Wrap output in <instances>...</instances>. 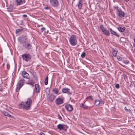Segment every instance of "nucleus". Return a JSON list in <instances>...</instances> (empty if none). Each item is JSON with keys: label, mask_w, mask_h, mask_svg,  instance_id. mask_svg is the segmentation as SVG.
<instances>
[{"label": "nucleus", "mask_w": 135, "mask_h": 135, "mask_svg": "<svg viewBox=\"0 0 135 135\" xmlns=\"http://www.w3.org/2000/svg\"><path fill=\"white\" fill-rule=\"evenodd\" d=\"M32 103L31 99L30 98H28L25 103L23 102H21L19 105L18 107L20 108L28 110L30 109Z\"/></svg>", "instance_id": "f257e3e1"}, {"label": "nucleus", "mask_w": 135, "mask_h": 135, "mask_svg": "<svg viewBox=\"0 0 135 135\" xmlns=\"http://www.w3.org/2000/svg\"><path fill=\"white\" fill-rule=\"evenodd\" d=\"M70 44L72 46H75L77 44V41L76 36L74 35H72L69 39Z\"/></svg>", "instance_id": "f03ea898"}, {"label": "nucleus", "mask_w": 135, "mask_h": 135, "mask_svg": "<svg viewBox=\"0 0 135 135\" xmlns=\"http://www.w3.org/2000/svg\"><path fill=\"white\" fill-rule=\"evenodd\" d=\"M22 57L23 60L28 62L30 61L32 56L29 54H24L22 55Z\"/></svg>", "instance_id": "7ed1b4c3"}, {"label": "nucleus", "mask_w": 135, "mask_h": 135, "mask_svg": "<svg viewBox=\"0 0 135 135\" xmlns=\"http://www.w3.org/2000/svg\"><path fill=\"white\" fill-rule=\"evenodd\" d=\"M23 47L28 51H32V44L30 42H26L23 44Z\"/></svg>", "instance_id": "20e7f679"}, {"label": "nucleus", "mask_w": 135, "mask_h": 135, "mask_svg": "<svg viewBox=\"0 0 135 135\" xmlns=\"http://www.w3.org/2000/svg\"><path fill=\"white\" fill-rule=\"evenodd\" d=\"M100 28L103 34L106 36H109L110 33L109 31L106 29L103 25H101L100 26Z\"/></svg>", "instance_id": "39448f33"}, {"label": "nucleus", "mask_w": 135, "mask_h": 135, "mask_svg": "<svg viewBox=\"0 0 135 135\" xmlns=\"http://www.w3.org/2000/svg\"><path fill=\"white\" fill-rule=\"evenodd\" d=\"M27 39V36L22 35L21 37L18 38L17 40L21 44L24 43H25L26 42Z\"/></svg>", "instance_id": "423d86ee"}, {"label": "nucleus", "mask_w": 135, "mask_h": 135, "mask_svg": "<svg viewBox=\"0 0 135 135\" xmlns=\"http://www.w3.org/2000/svg\"><path fill=\"white\" fill-rule=\"evenodd\" d=\"M57 127L60 130H63L66 131L68 127L66 125L60 124L57 126Z\"/></svg>", "instance_id": "0eeeda50"}, {"label": "nucleus", "mask_w": 135, "mask_h": 135, "mask_svg": "<svg viewBox=\"0 0 135 135\" xmlns=\"http://www.w3.org/2000/svg\"><path fill=\"white\" fill-rule=\"evenodd\" d=\"M47 98L48 100L50 102H52L56 97V96L52 93L47 95Z\"/></svg>", "instance_id": "6e6552de"}, {"label": "nucleus", "mask_w": 135, "mask_h": 135, "mask_svg": "<svg viewBox=\"0 0 135 135\" xmlns=\"http://www.w3.org/2000/svg\"><path fill=\"white\" fill-rule=\"evenodd\" d=\"M51 5L52 6L57 7L58 6L59 2L57 0H50Z\"/></svg>", "instance_id": "1a4fd4ad"}, {"label": "nucleus", "mask_w": 135, "mask_h": 135, "mask_svg": "<svg viewBox=\"0 0 135 135\" xmlns=\"http://www.w3.org/2000/svg\"><path fill=\"white\" fill-rule=\"evenodd\" d=\"M55 103L57 105H60L63 103V100L61 98H59L56 99Z\"/></svg>", "instance_id": "9d476101"}, {"label": "nucleus", "mask_w": 135, "mask_h": 135, "mask_svg": "<svg viewBox=\"0 0 135 135\" xmlns=\"http://www.w3.org/2000/svg\"><path fill=\"white\" fill-rule=\"evenodd\" d=\"M65 107L67 110L69 112H71L73 109V108L72 106L69 104L66 105L65 106Z\"/></svg>", "instance_id": "9b49d317"}, {"label": "nucleus", "mask_w": 135, "mask_h": 135, "mask_svg": "<svg viewBox=\"0 0 135 135\" xmlns=\"http://www.w3.org/2000/svg\"><path fill=\"white\" fill-rule=\"evenodd\" d=\"M62 91L63 93H66L68 94H70L71 93L70 90L69 89L66 88H64L62 89Z\"/></svg>", "instance_id": "f8f14e48"}, {"label": "nucleus", "mask_w": 135, "mask_h": 135, "mask_svg": "<svg viewBox=\"0 0 135 135\" xmlns=\"http://www.w3.org/2000/svg\"><path fill=\"white\" fill-rule=\"evenodd\" d=\"M22 76L25 78L28 79L29 78V75L25 71H23L21 74Z\"/></svg>", "instance_id": "ddd939ff"}, {"label": "nucleus", "mask_w": 135, "mask_h": 135, "mask_svg": "<svg viewBox=\"0 0 135 135\" xmlns=\"http://www.w3.org/2000/svg\"><path fill=\"white\" fill-rule=\"evenodd\" d=\"M35 84V81L32 79L28 80L27 83V84L31 85L32 87L34 86Z\"/></svg>", "instance_id": "4468645a"}, {"label": "nucleus", "mask_w": 135, "mask_h": 135, "mask_svg": "<svg viewBox=\"0 0 135 135\" xmlns=\"http://www.w3.org/2000/svg\"><path fill=\"white\" fill-rule=\"evenodd\" d=\"M117 12L118 15L119 17H123L124 16V12L122 11L120 9V10Z\"/></svg>", "instance_id": "2eb2a0df"}, {"label": "nucleus", "mask_w": 135, "mask_h": 135, "mask_svg": "<svg viewBox=\"0 0 135 135\" xmlns=\"http://www.w3.org/2000/svg\"><path fill=\"white\" fill-rule=\"evenodd\" d=\"M25 82V80L21 78V79L20 81L19 82V86H20V88H21V87L23 86Z\"/></svg>", "instance_id": "dca6fc26"}, {"label": "nucleus", "mask_w": 135, "mask_h": 135, "mask_svg": "<svg viewBox=\"0 0 135 135\" xmlns=\"http://www.w3.org/2000/svg\"><path fill=\"white\" fill-rule=\"evenodd\" d=\"M3 113L4 115L10 117L11 118H14L13 116L11 115L9 113L6 112L5 111H3Z\"/></svg>", "instance_id": "f3484780"}, {"label": "nucleus", "mask_w": 135, "mask_h": 135, "mask_svg": "<svg viewBox=\"0 0 135 135\" xmlns=\"http://www.w3.org/2000/svg\"><path fill=\"white\" fill-rule=\"evenodd\" d=\"M24 1V0H16V3L17 6H19L22 4Z\"/></svg>", "instance_id": "a211bd4d"}, {"label": "nucleus", "mask_w": 135, "mask_h": 135, "mask_svg": "<svg viewBox=\"0 0 135 135\" xmlns=\"http://www.w3.org/2000/svg\"><path fill=\"white\" fill-rule=\"evenodd\" d=\"M109 30L111 34L117 36L119 37V35L114 31L111 28H110Z\"/></svg>", "instance_id": "6ab92c4d"}, {"label": "nucleus", "mask_w": 135, "mask_h": 135, "mask_svg": "<svg viewBox=\"0 0 135 135\" xmlns=\"http://www.w3.org/2000/svg\"><path fill=\"white\" fill-rule=\"evenodd\" d=\"M14 9V6L13 5H10L8 7V9L9 11L11 12Z\"/></svg>", "instance_id": "aec40b11"}, {"label": "nucleus", "mask_w": 135, "mask_h": 135, "mask_svg": "<svg viewBox=\"0 0 135 135\" xmlns=\"http://www.w3.org/2000/svg\"><path fill=\"white\" fill-rule=\"evenodd\" d=\"M82 0H80L79 1L78 3L77 4V6H78V8L81 9L82 7V3L81 2Z\"/></svg>", "instance_id": "412c9836"}, {"label": "nucleus", "mask_w": 135, "mask_h": 135, "mask_svg": "<svg viewBox=\"0 0 135 135\" xmlns=\"http://www.w3.org/2000/svg\"><path fill=\"white\" fill-rule=\"evenodd\" d=\"M100 104V102L99 99H97L95 100L94 104L96 106Z\"/></svg>", "instance_id": "4be33fe9"}, {"label": "nucleus", "mask_w": 135, "mask_h": 135, "mask_svg": "<svg viewBox=\"0 0 135 135\" xmlns=\"http://www.w3.org/2000/svg\"><path fill=\"white\" fill-rule=\"evenodd\" d=\"M35 92L36 93H38L39 90V85L38 84H36L35 85Z\"/></svg>", "instance_id": "5701e85b"}, {"label": "nucleus", "mask_w": 135, "mask_h": 135, "mask_svg": "<svg viewBox=\"0 0 135 135\" xmlns=\"http://www.w3.org/2000/svg\"><path fill=\"white\" fill-rule=\"evenodd\" d=\"M117 53V50L116 49H113L112 52L113 56L114 57H116Z\"/></svg>", "instance_id": "b1692460"}, {"label": "nucleus", "mask_w": 135, "mask_h": 135, "mask_svg": "<svg viewBox=\"0 0 135 135\" xmlns=\"http://www.w3.org/2000/svg\"><path fill=\"white\" fill-rule=\"evenodd\" d=\"M52 91L54 93L57 94H58L59 91L57 88H55L52 90Z\"/></svg>", "instance_id": "393cba45"}, {"label": "nucleus", "mask_w": 135, "mask_h": 135, "mask_svg": "<svg viewBox=\"0 0 135 135\" xmlns=\"http://www.w3.org/2000/svg\"><path fill=\"white\" fill-rule=\"evenodd\" d=\"M45 92L47 95L50 94V89L48 87L46 88L45 90Z\"/></svg>", "instance_id": "a878e982"}, {"label": "nucleus", "mask_w": 135, "mask_h": 135, "mask_svg": "<svg viewBox=\"0 0 135 135\" xmlns=\"http://www.w3.org/2000/svg\"><path fill=\"white\" fill-rule=\"evenodd\" d=\"M118 30L120 32H122L124 31L125 30V28L124 27H119L118 28Z\"/></svg>", "instance_id": "bb28decb"}, {"label": "nucleus", "mask_w": 135, "mask_h": 135, "mask_svg": "<svg viewBox=\"0 0 135 135\" xmlns=\"http://www.w3.org/2000/svg\"><path fill=\"white\" fill-rule=\"evenodd\" d=\"M81 108H83L85 109H88V106L82 103L81 104Z\"/></svg>", "instance_id": "cd10ccee"}, {"label": "nucleus", "mask_w": 135, "mask_h": 135, "mask_svg": "<svg viewBox=\"0 0 135 135\" xmlns=\"http://www.w3.org/2000/svg\"><path fill=\"white\" fill-rule=\"evenodd\" d=\"M48 76H47L45 79V85H47L48 84Z\"/></svg>", "instance_id": "c85d7f7f"}, {"label": "nucleus", "mask_w": 135, "mask_h": 135, "mask_svg": "<svg viewBox=\"0 0 135 135\" xmlns=\"http://www.w3.org/2000/svg\"><path fill=\"white\" fill-rule=\"evenodd\" d=\"M23 30V28L18 29L16 30V34L18 33L19 32Z\"/></svg>", "instance_id": "c756f323"}, {"label": "nucleus", "mask_w": 135, "mask_h": 135, "mask_svg": "<svg viewBox=\"0 0 135 135\" xmlns=\"http://www.w3.org/2000/svg\"><path fill=\"white\" fill-rule=\"evenodd\" d=\"M86 53L84 52H83L81 55V57L82 58H84L85 57Z\"/></svg>", "instance_id": "7c9ffc66"}, {"label": "nucleus", "mask_w": 135, "mask_h": 135, "mask_svg": "<svg viewBox=\"0 0 135 135\" xmlns=\"http://www.w3.org/2000/svg\"><path fill=\"white\" fill-rule=\"evenodd\" d=\"M120 40L121 41L123 42H125L126 43V40L125 38L124 37H121L120 39Z\"/></svg>", "instance_id": "2f4dec72"}, {"label": "nucleus", "mask_w": 135, "mask_h": 135, "mask_svg": "<svg viewBox=\"0 0 135 135\" xmlns=\"http://www.w3.org/2000/svg\"><path fill=\"white\" fill-rule=\"evenodd\" d=\"M33 76L34 77L35 79L36 80H37L38 79V78L37 77V75H36V74L35 73H33Z\"/></svg>", "instance_id": "473e14b6"}, {"label": "nucleus", "mask_w": 135, "mask_h": 135, "mask_svg": "<svg viewBox=\"0 0 135 135\" xmlns=\"http://www.w3.org/2000/svg\"><path fill=\"white\" fill-rule=\"evenodd\" d=\"M114 8L117 10V12L118 11H119V10H120V9L118 7H117L116 6L114 7Z\"/></svg>", "instance_id": "72a5a7b5"}, {"label": "nucleus", "mask_w": 135, "mask_h": 135, "mask_svg": "<svg viewBox=\"0 0 135 135\" xmlns=\"http://www.w3.org/2000/svg\"><path fill=\"white\" fill-rule=\"evenodd\" d=\"M21 88H20V86H17V87H16V92H18L20 90V89Z\"/></svg>", "instance_id": "f704fd0d"}, {"label": "nucleus", "mask_w": 135, "mask_h": 135, "mask_svg": "<svg viewBox=\"0 0 135 135\" xmlns=\"http://www.w3.org/2000/svg\"><path fill=\"white\" fill-rule=\"evenodd\" d=\"M86 99H89L90 100H93V99L91 96H87L86 98Z\"/></svg>", "instance_id": "c9c22d12"}, {"label": "nucleus", "mask_w": 135, "mask_h": 135, "mask_svg": "<svg viewBox=\"0 0 135 135\" xmlns=\"http://www.w3.org/2000/svg\"><path fill=\"white\" fill-rule=\"evenodd\" d=\"M19 23L20 25H24V23L22 20L20 21L19 22Z\"/></svg>", "instance_id": "e433bc0d"}, {"label": "nucleus", "mask_w": 135, "mask_h": 135, "mask_svg": "<svg viewBox=\"0 0 135 135\" xmlns=\"http://www.w3.org/2000/svg\"><path fill=\"white\" fill-rule=\"evenodd\" d=\"M115 87L117 89H119V88L120 86L119 84H117L115 85Z\"/></svg>", "instance_id": "4c0bfd02"}, {"label": "nucleus", "mask_w": 135, "mask_h": 135, "mask_svg": "<svg viewBox=\"0 0 135 135\" xmlns=\"http://www.w3.org/2000/svg\"><path fill=\"white\" fill-rule=\"evenodd\" d=\"M45 28L44 27H43L41 29L42 32H43V31H44L45 30Z\"/></svg>", "instance_id": "58836bf2"}, {"label": "nucleus", "mask_w": 135, "mask_h": 135, "mask_svg": "<svg viewBox=\"0 0 135 135\" xmlns=\"http://www.w3.org/2000/svg\"><path fill=\"white\" fill-rule=\"evenodd\" d=\"M7 69L8 70L10 68V65L9 64H7Z\"/></svg>", "instance_id": "ea45409f"}, {"label": "nucleus", "mask_w": 135, "mask_h": 135, "mask_svg": "<svg viewBox=\"0 0 135 135\" xmlns=\"http://www.w3.org/2000/svg\"><path fill=\"white\" fill-rule=\"evenodd\" d=\"M100 104H101L103 105L104 104V102L103 101V100L102 99H101L100 100Z\"/></svg>", "instance_id": "a19ab883"}, {"label": "nucleus", "mask_w": 135, "mask_h": 135, "mask_svg": "<svg viewBox=\"0 0 135 135\" xmlns=\"http://www.w3.org/2000/svg\"><path fill=\"white\" fill-rule=\"evenodd\" d=\"M123 75L124 78V79L125 80L126 79H127V76L125 74H124Z\"/></svg>", "instance_id": "79ce46f5"}, {"label": "nucleus", "mask_w": 135, "mask_h": 135, "mask_svg": "<svg viewBox=\"0 0 135 135\" xmlns=\"http://www.w3.org/2000/svg\"><path fill=\"white\" fill-rule=\"evenodd\" d=\"M117 59L118 60L120 61L122 60V58L120 57H118Z\"/></svg>", "instance_id": "37998d69"}, {"label": "nucleus", "mask_w": 135, "mask_h": 135, "mask_svg": "<svg viewBox=\"0 0 135 135\" xmlns=\"http://www.w3.org/2000/svg\"><path fill=\"white\" fill-rule=\"evenodd\" d=\"M58 117L59 118L60 120H61L62 119V118L61 117L60 115H58Z\"/></svg>", "instance_id": "c03bdc74"}, {"label": "nucleus", "mask_w": 135, "mask_h": 135, "mask_svg": "<svg viewBox=\"0 0 135 135\" xmlns=\"http://www.w3.org/2000/svg\"><path fill=\"white\" fill-rule=\"evenodd\" d=\"M133 86V85L132 83H131V84H130L129 85V87L130 88H132Z\"/></svg>", "instance_id": "a18cd8bd"}, {"label": "nucleus", "mask_w": 135, "mask_h": 135, "mask_svg": "<svg viewBox=\"0 0 135 135\" xmlns=\"http://www.w3.org/2000/svg\"><path fill=\"white\" fill-rule=\"evenodd\" d=\"M44 9H49V8L48 7H44Z\"/></svg>", "instance_id": "49530a36"}, {"label": "nucleus", "mask_w": 135, "mask_h": 135, "mask_svg": "<svg viewBox=\"0 0 135 135\" xmlns=\"http://www.w3.org/2000/svg\"><path fill=\"white\" fill-rule=\"evenodd\" d=\"M22 16L23 17L25 18H26L27 16V15H22Z\"/></svg>", "instance_id": "de8ad7c7"}, {"label": "nucleus", "mask_w": 135, "mask_h": 135, "mask_svg": "<svg viewBox=\"0 0 135 135\" xmlns=\"http://www.w3.org/2000/svg\"><path fill=\"white\" fill-rule=\"evenodd\" d=\"M131 111L130 109H127V112H129L130 113H131Z\"/></svg>", "instance_id": "09e8293b"}, {"label": "nucleus", "mask_w": 135, "mask_h": 135, "mask_svg": "<svg viewBox=\"0 0 135 135\" xmlns=\"http://www.w3.org/2000/svg\"><path fill=\"white\" fill-rule=\"evenodd\" d=\"M40 135H45L44 133L41 132L40 133Z\"/></svg>", "instance_id": "8fccbe9b"}, {"label": "nucleus", "mask_w": 135, "mask_h": 135, "mask_svg": "<svg viewBox=\"0 0 135 135\" xmlns=\"http://www.w3.org/2000/svg\"><path fill=\"white\" fill-rule=\"evenodd\" d=\"M3 91V89L2 88H0V91Z\"/></svg>", "instance_id": "3c124183"}, {"label": "nucleus", "mask_w": 135, "mask_h": 135, "mask_svg": "<svg viewBox=\"0 0 135 135\" xmlns=\"http://www.w3.org/2000/svg\"><path fill=\"white\" fill-rule=\"evenodd\" d=\"M124 109L126 110H127V107H124Z\"/></svg>", "instance_id": "603ef678"}, {"label": "nucleus", "mask_w": 135, "mask_h": 135, "mask_svg": "<svg viewBox=\"0 0 135 135\" xmlns=\"http://www.w3.org/2000/svg\"><path fill=\"white\" fill-rule=\"evenodd\" d=\"M133 47H135V43H134L133 44Z\"/></svg>", "instance_id": "864d4df0"}, {"label": "nucleus", "mask_w": 135, "mask_h": 135, "mask_svg": "<svg viewBox=\"0 0 135 135\" xmlns=\"http://www.w3.org/2000/svg\"><path fill=\"white\" fill-rule=\"evenodd\" d=\"M134 41V42H135V37L133 39Z\"/></svg>", "instance_id": "5fc2aeb1"}, {"label": "nucleus", "mask_w": 135, "mask_h": 135, "mask_svg": "<svg viewBox=\"0 0 135 135\" xmlns=\"http://www.w3.org/2000/svg\"><path fill=\"white\" fill-rule=\"evenodd\" d=\"M129 61L128 60H127V64H128V63H129Z\"/></svg>", "instance_id": "6e6d98bb"}, {"label": "nucleus", "mask_w": 135, "mask_h": 135, "mask_svg": "<svg viewBox=\"0 0 135 135\" xmlns=\"http://www.w3.org/2000/svg\"><path fill=\"white\" fill-rule=\"evenodd\" d=\"M123 103L124 104H126V102H123Z\"/></svg>", "instance_id": "4d7b16f0"}, {"label": "nucleus", "mask_w": 135, "mask_h": 135, "mask_svg": "<svg viewBox=\"0 0 135 135\" xmlns=\"http://www.w3.org/2000/svg\"><path fill=\"white\" fill-rule=\"evenodd\" d=\"M128 57L129 59V60H130V57Z\"/></svg>", "instance_id": "13d9d810"}, {"label": "nucleus", "mask_w": 135, "mask_h": 135, "mask_svg": "<svg viewBox=\"0 0 135 135\" xmlns=\"http://www.w3.org/2000/svg\"><path fill=\"white\" fill-rule=\"evenodd\" d=\"M129 0H127V2H128V1H129Z\"/></svg>", "instance_id": "bf43d9fd"}, {"label": "nucleus", "mask_w": 135, "mask_h": 135, "mask_svg": "<svg viewBox=\"0 0 135 135\" xmlns=\"http://www.w3.org/2000/svg\"><path fill=\"white\" fill-rule=\"evenodd\" d=\"M127 35H128V33L127 32Z\"/></svg>", "instance_id": "052dcab7"}, {"label": "nucleus", "mask_w": 135, "mask_h": 135, "mask_svg": "<svg viewBox=\"0 0 135 135\" xmlns=\"http://www.w3.org/2000/svg\"><path fill=\"white\" fill-rule=\"evenodd\" d=\"M125 1H127V0H125Z\"/></svg>", "instance_id": "680f3d73"}, {"label": "nucleus", "mask_w": 135, "mask_h": 135, "mask_svg": "<svg viewBox=\"0 0 135 135\" xmlns=\"http://www.w3.org/2000/svg\"><path fill=\"white\" fill-rule=\"evenodd\" d=\"M127 55H128V54H127Z\"/></svg>", "instance_id": "e2e57ef3"}]
</instances>
